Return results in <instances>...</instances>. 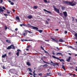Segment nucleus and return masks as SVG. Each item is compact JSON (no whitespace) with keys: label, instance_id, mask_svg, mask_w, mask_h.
Masks as SVG:
<instances>
[{"label":"nucleus","instance_id":"obj_14","mask_svg":"<svg viewBox=\"0 0 77 77\" xmlns=\"http://www.w3.org/2000/svg\"><path fill=\"white\" fill-rule=\"evenodd\" d=\"M59 42H65V41L62 39H60L59 40Z\"/></svg>","mask_w":77,"mask_h":77},{"label":"nucleus","instance_id":"obj_32","mask_svg":"<svg viewBox=\"0 0 77 77\" xmlns=\"http://www.w3.org/2000/svg\"><path fill=\"white\" fill-rule=\"evenodd\" d=\"M3 2V0H0V4L2 3V2Z\"/></svg>","mask_w":77,"mask_h":77},{"label":"nucleus","instance_id":"obj_50","mask_svg":"<svg viewBox=\"0 0 77 77\" xmlns=\"http://www.w3.org/2000/svg\"><path fill=\"white\" fill-rule=\"evenodd\" d=\"M17 30H18V28H16L15 29V31H17Z\"/></svg>","mask_w":77,"mask_h":77},{"label":"nucleus","instance_id":"obj_59","mask_svg":"<svg viewBox=\"0 0 77 77\" xmlns=\"http://www.w3.org/2000/svg\"><path fill=\"white\" fill-rule=\"evenodd\" d=\"M51 63H52V64H54V63H53V61H51Z\"/></svg>","mask_w":77,"mask_h":77},{"label":"nucleus","instance_id":"obj_16","mask_svg":"<svg viewBox=\"0 0 77 77\" xmlns=\"http://www.w3.org/2000/svg\"><path fill=\"white\" fill-rule=\"evenodd\" d=\"M6 56H7V54H5L4 55H2V58H5V57H6Z\"/></svg>","mask_w":77,"mask_h":77},{"label":"nucleus","instance_id":"obj_54","mask_svg":"<svg viewBox=\"0 0 77 77\" xmlns=\"http://www.w3.org/2000/svg\"><path fill=\"white\" fill-rule=\"evenodd\" d=\"M43 62H44V63H47V62H45V61H43Z\"/></svg>","mask_w":77,"mask_h":77},{"label":"nucleus","instance_id":"obj_63","mask_svg":"<svg viewBox=\"0 0 77 77\" xmlns=\"http://www.w3.org/2000/svg\"><path fill=\"white\" fill-rule=\"evenodd\" d=\"M69 48H72V47H71V46H69Z\"/></svg>","mask_w":77,"mask_h":77},{"label":"nucleus","instance_id":"obj_57","mask_svg":"<svg viewBox=\"0 0 77 77\" xmlns=\"http://www.w3.org/2000/svg\"><path fill=\"white\" fill-rule=\"evenodd\" d=\"M8 2H9V3H11V1L10 0H8Z\"/></svg>","mask_w":77,"mask_h":77},{"label":"nucleus","instance_id":"obj_21","mask_svg":"<svg viewBox=\"0 0 77 77\" xmlns=\"http://www.w3.org/2000/svg\"><path fill=\"white\" fill-rule=\"evenodd\" d=\"M6 42H8V44H11V41H9L8 40H6Z\"/></svg>","mask_w":77,"mask_h":77},{"label":"nucleus","instance_id":"obj_35","mask_svg":"<svg viewBox=\"0 0 77 77\" xmlns=\"http://www.w3.org/2000/svg\"><path fill=\"white\" fill-rule=\"evenodd\" d=\"M5 30H7V29H8V27H7V26H5Z\"/></svg>","mask_w":77,"mask_h":77},{"label":"nucleus","instance_id":"obj_4","mask_svg":"<svg viewBox=\"0 0 77 77\" xmlns=\"http://www.w3.org/2000/svg\"><path fill=\"white\" fill-rule=\"evenodd\" d=\"M53 8L54 9V10L56 12H57L58 14L60 13V12H59V9H57V8L55 7V6L54 5H53Z\"/></svg>","mask_w":77,"mask_h":77},{"label":"nucleus","instance_id":"obj_2","mask_svg":"<svg viewBox=\"0 0 77 77\" xmlns=\"http://www.w3.org/2000/svg\"><path fill=\"white\" fill-rule=\"evenodd\" d=\"M1 12H2V13H3V14H4V15L5 16H8V15L7 14H5L4 13H3V12H5V11L3 10V9H2V7H1L0 6V13L1 14H2V13H1Z\"/></svg>","mask_w":77,"mask_h":77},{"label":"nucleus","instance_id":"obj_13","mask_svg":"<svg viewBox=\"0 0 77 77\" xmlns=\"http://www.w3.org/2000/svg\"><path fill=\"white\" fill-rule=\"evenodd\" d=\"M43 10L44 11H45V12H48V13H49V14H51V13L50 12V11H48L45 10V9H44Z\"/></svg>","mask_w":77,"mask_h":77},{"label":"nucleus","instance_id":"obj_60","mask_svg":"<svg viewBox=\"0 0 77 77\" xmlns=\"http://www.w3.org/2000/svg\"><path fill=\"white\" fill-rule=\"evenodd\" d=\"M60 15L61 16L62 15V13H60Z\"/></svg>","mask_w":77,"mask_h":77},{"label":"nucleus","instance_id":"obj_48","mask_svg":"<svg viewBox=\"0 0 77 77\" xmlns=\"http://www.w3.org/2000/svg\"><path fill=\"white\" fill-rule=\"evenodd\" d=\"M29 74H30V75H33L32 73H31V72L29 73Z\"/></svg>","mask_w":77,"mask_h":77},{"label":"nucleus","instance_id":"obj_43","mask_svg":"<svg viewBox=\"0 0 77 77\" xmlns=\"http://www.w3.org/2000/svg\"><path fill=\"white\" fill-rule=\"evenodd\" d=\"M2 9H4V10H6V8H5V7H2Z\"/></svg>","mask_w":77,"mask_h":77},{"label":"nucleus","instance_id":"obj_33","mask_svg":"<svg viewBox=\"0 0 77 77\" xmlns=\"http://www.w3.org/2000/svg\"><path fill=\"white\" fill-rule=\"evenodd\" d=\"M44 2H45V3H48V2L47 1V0H44Z\"/></svg>","mask_w":77,"mask_h":77},{"label":"nucleus","instance_id":"obj_20","mask_svg":"<svg viewBox=\"0 0 77 77\" xmlns=\"http://www.w3.org/2000/svg\"><path fill=\"white\" fill-rule=\"evenodd\" d=\"M26 65H27L28 66H30V65H31V64L30 63V62H26Z\"/></svg>","mask_w":77,"mask_h":77},{"label":"nucleus","instance_id":"obj_55","mask_svg":"<svg viewBox=\"0 0 77 77\" xmlns=\"http://www.w3.org/2000/svg\"><path fill=\"white\" fill-rule=\"evenodd\" d=\"M45 41H47V42H49V41H50L49 40H45Z\"/></svg>","mask_w":77,"mask_h":77},{"label":"nucleus","instance_id":"obj_31","mask_svg":"<svg viewBox=\"0 0 77 77\" xmlns=\"http://www.w3.org/2000/svg\"><path fill=\"white\" fill-rule=\"evenodd\" d=\"M38 31H39V33H42V30H38Z\"/></svg>","mask_w":77,"mask_h":77},{"label":"nucleus","instance_id":"obj_25","mask_svg":"<svg viewBox=\"0 0 77 77\" xmlns=\"http://www.w3.org/2000/svg\"><path fill=\"white\" fill-rule=\"evenodd\" d=\"M22 35L23 36H26V35H27L25 33V32H23V33Z\"/></svg>","mask_w":77,"mask_h":77},{"label":"nucleus","instance_id":"obj_45","mask_svg":"<svg viewBox=\"0 0 77 77\" xmlns=\"http://www.w3.org/2000/svg\"><path fill=\"white\" fill-rule=\"evenodd\" d=\"M28 32H29V33H32V32H31V31H30L29 30H28Z\"/></svg>","mask_w":77,"mask_h":77},{"label":"nucleus","instance_id":"obj_9","mask_svg":"<svg viewBox=\"0 0 77 77\" xmlns=\"http://www.w3.org/2000/svg\"><path fill=\"white\" fill-rule=\"evenodd\" d=\"M63 14L64 17H67V13H66V11L63 12Z\"/></svg>","mask_w":77,"mask_h":77},{"label":"nucleus","instance_id":"obj_64","mask_svg":"<svg viewBox=\"0 0 77 77\" xmlns=\"http://www.w3.org/2000/svg\"><path fill=\"white\" fill-rule=\"evenodd\" d=\"M75 20L76 22H77V19H76Z\"/></svg>","mask_w":77,"mask_h":77},{"label":"nucleus","instance_id":"obj_47","mask_svg":"<svg viewBox=\"0 0 77 77\" xmlns=\"http://www.w3.org/2000/svg\"><path fill=\"white\" fill-rule=\"evenodd\" d=\"M56 48L58 50H60V49L59 48H58L57 47H56Z\"/></svg>","mask_w":77,"mask_h":77},{"label":"nucleus","instance_id":"obj_23","mask_svg":"<svg viewBox=\"0 0 77 77\" xmlns=\"http://www.w3.org/2000/svg\"><path fill=\"white\" fill-rule=\"evenodd\" d=\"M16 20H17L18 21H20V17H19L18 16H17L16 17Z\"/></svg>","mask_w":77,"mask_h":77},{"label":"nucleus","instance_id":"obj_62","mask_svg":"<svg viewBox=\"0 0 77 77\" xmlns=\"http://www.w3.org/2000/svg\"><path fill=\"white\" fill-rule=\"evenodd\" d=\"M29 50V49H26V51H28Z\"/></svg>","mask_w":77,"mask_h":77},{"label":"nucleus","instance_id":"obj_24","mask_svg":"<svg viewBox=\"0 0 77 77\" xmlns=\"http://www.w3.org/2000/svg\"><path fill=\"white\" fill-rule=\"evenodd\" d=\"M24 32H25V33L26 34V35H27V33H28L27 32H28V30H25L24 31Z\"/></svg>","mask_w":77,"mask_h":77},{"label":"nucleus","instance_id":"obj_18","mask_svg":"<svg viewBox=\"0 0 77 77\" xmlns=\"http://www.w3.org/2000/svg\"><path fill=\"white\" fill-rule=\"evenodd\" d=\"M41 48H42V50H43L44 51H45V53H47L48 52L46 51H45V50H44V49L43 48L42 46L41 47Z\"/></svg>","mask_w":77,"mask_h":77},{"label":"nucleus","instance_id":"obj_36","mask_svg":"<svg viewBox=\"0 0 77 77\" xmlns=\"http://www.w3.org/2000/svg\"><path fill=\"white\" fill-rule=\"evenodd\" d=\"M38 75H40V76H42V73H40L39 74H38Z\"/></svg>","mask_w":77,"mask_h":77},{"label":"nucleus","instance_id":"obj_6","mask_svg":"<svg viewBox=\"0 0 77 77\" xmlns=\"http://www.w3.org/2000/svg\"><path fill=\"white\" fill-rule=\"evenodd\" d=\"M17 52L16 53V55H17V56H19V53L21 52V50L20 49H17Z\"/></svg>","mask_w":77,"mask_h":77},{"label":"nucleus","instance_id":"obj_7","mask_svg":"<svg viewBox=\"0 0 77 77\" xmlns=\"http://www.w3.org/2000/svg\"><path fill=\"white\" fill-rule=\"evenodd\" d=\"M71 58V57H69L67 59H66V61H67V62H70Z\"/></svg>","mask_w":77,"mask_h":77},{"label":"nucleus","instance_id":"obj_15","mask_svg":"<svg viewBox=\"0 0 77 77\" xmlns=\"http://www.w3.org/2000/svg\"><path fill=\"white\" fill-rule=\"evenodd\" d=\"M75 36H76V38L75 37L74 39H76L77 40V33H75L74 35Z\"/></svg>","mask_w":77,"mask_h":77},{"label":"nucleus","instance_id":"obj_5","mask_svg":"<svg viewBox=\"0 0 77 77\" xmlns=\"http://www.w3.org/2000/svg\"><path fill=\"white\" fill-rule=\"evenodd\" d=\"M51 39L53 40V42H56V43H58V42H59V41L57 39H56L55 38H51Z\"/></svg>","mask_w":77,"mask_h":77},{"label":"nucleus","instance_id":"obj_41","mask_svg":"<svg viewBox=\"0 0 77 77\" xmlns=\"http://www.w3.org/2000/svg\"><path fill=\"white\" fill-rule=\"evenodd\" d=\"M46 22L47 24H49V23H48V22L47 20H46Z\"/></svg>","mask_w":77,"mask_h":77},{"label":"nucleus","instance_id":"obj_56","mask_svg":"<svg viewBox=\"0 0 77 77\" xmlns=\"http://www.w3.org/2000/svg\"><path fill=\"white\" fill-rule=\"evenodd\" d=\"M47 20H48V21H50V19H47Z\"/></svg>","mask_w":77,"mask_h":77},{"label":"nucleus","instance_id":"obj_53","mask_svg":"<svg viewBox=\"0 0 77 77\" xmlns=\"http://www.w3.org/2000/svg\"><path fill=\"white\" fill-rule=\"evenodd\" d=\"M36 75V74L34 73V74L33 75L34 77H35V75Z\"/></svg>","mask_w":77,"mask_h":77},{"label":"nucleus","instance_id":"obj_49","mask_svg":"<svg viewBox=\"0 0 77 77\" xmlns=\"http://www.w3.org/2000/svg\"><path fill=\"white\" fill-rule=\"evenodd\" d=\"M75 69H75V70L76 71H77V67H76L75 68Z\"/></svg>","mask_w":77,"mask_h":77},{"label":"nucleus","instance_id":"obj_42","mask_svg":"<svg viewBox=\"0 0 77 77\" xmlns=\"http://www.w3.org/2000/svg\"><path fill=\"white\" fill-rule=\"evenodd\" d=\"M11 5H14V2H11Z\"/></svg>","mask_w":77,"mask_h":77},{"label":"nucleus","instance_id":"obj_34","mask_svg":"<svg viewBox=\"0 0 77 77\" xmlns=\"http://www.w3.org/2000/svg\"><path fill=\"white\" fill-rule=\"evenodd\" d=\"M27 26H28V27H32V26H31V25H30L29 24H28Z\"/></svg>","mask_w":77,"mask_h":77},{"label":"nucleus","instance_id":"obj_51","mask_svg":"<svg viewBox=\"0 0 77 77\" xmlns=\"http://www.w3.org/2000/svg\"><path fill=\"white\" fill-rule=\"evenodd\" d=\"M64 33H68V32H67V31H65Z\"/></svg>","mask_w":77,"mask_h":77},{"label":"nucleus","instance_id":"obj_29","mask_svg":"<svg viewBox=\"0 0 77 77\" xmlns=\"http://www.w3.org/2000/svg\"><path fill=\"white\" fill-rule=\"evenodd\" d=\"M65 7H63V6H62V7H61V9L62 10H65Z\"/></svg>","mask_w":77,"mask_h":77},{"label":"nucleus","instance_id":"obj_3","mask_svg":"<svg viewBox=\"0 0 77 77\" xmlns=\"http://www.w3.org/2000/svg\"><path fill=\"white\" fill-rule=\"evenodd\" d=\"M52 57L54 58V59H58V60H59L60 62L63 61V62H64V60L63 59H60L59 58L56 57L54 55L52 56Z\"/></svg>","mask_w":77,"mask_h":77},{"label":"nucleus","instance_id":"obj_39","mask_svg":"<svg viewBox=\"0 0 77 77\" xmlns=\"http://www.w3.org/2000/svg\"><path fill=\"white\" fill-rule=\"evenodd\" d=\"M31 47V45H29L27 47V48H29V47Z\"/></svg>","mask_w":77,"mask_h":77},{"label":"nucleus","instance_id":"obj_27","mask_svg":"<svg viewBox=\"0 0 77 77\" xmlns=\"http://www.w3.org/2000/svg\"><path fill=\"white\" fill-rule=\"evenodd\" d=\"M43 67L44 68H45V67H47V64H45L43 65Z\"/></svg>","mask_w":77,"mask_h":77},{"label":"nucleus","instance_id":"obj_46","mask_svg":"<svg viewBox=\"0 0 77 77\" xmlns=\"http://www.w3.org/2000/svg\"><path fill=\"white\" fill-rule=\"evenodd\" d=\"M58 75H61V74H60V73H57Z\"/></svg>","mask_w":77,"mask_h":77},{"label":"nucleus","instance_id":"obj_28","mask_svg":"<svg viewBox=\"0 0 77 77\" xmlns=\"http://www.w3.org/2000/svg\"><path fill=\"white\" fill-rule=\"evenodd\" d=\"M28 69H29V72H32V69H31L30 68H28Z\"/></svg>","mask_w":77,"mask_h":77},{"label":"nucleus","instance_id":"obj_52","mask_svg":"<svg viewBox=\"0 0 77 77\" xmlns=\"http://www.w3.org/2000/svg\"><path fill=\"white\" fill-rule=\"evenodd\" d=\"M69 74H70V75H72L71 73H69Z\"/></svg>","mask_w":77,"mask_h":77},{"label":"nucleus","instance_id":"obj_44","mask_svg":"<svg viewBox=\"0 0 77 77\" xmlns=\"http://www.w3.org/2000/svg\"><path fill=\"white\" fill-rule=\"evenodd\" d=\"M72 21H74V17H72Z\"/></svg>","mask_w":77,"mask_h":77},{"label":"nucleus","instance_id":"obj_22","mask_svg":"<svg viewBox=\"0 0 77 77\" xmlns=\"http://www.w3.org/2000/svg\"><path fill=\"white\" fill-rule=\"evenodd\" d=\"M11 48H12V49H14V50H15V47L14 45H11Z\"/></svg>","mask_w":77,"mask_h":77},{"label":"nucleus","instance_id":"obj_38","mask_svg":"<svg viewBox=\"0 0 77 77\" xmlns=\"http://www.w3.org/2000/svg\"><path fill=\"white\" fill-rule=\"evenodd\" d=\"M51 74V72H49V73H47L46 74V75H47V76H48L49 75V74Z\"/></svg>","mask_w":77,"mask_h":77},{"label":"nucleus","instance_id":"obj_19","mask_svg":"<svg viewBox=\"0 0 77 77\" xmlns=\"http://www.w3.org/2000/svg\"><path fill=\"white\" fill-rule=\"evenodd\" d=\"M65 67H64V66L63 65H63H62V68L64 69V70H65V71L66 69H65Z\"/></svg>","mask_w":77,"mask_h":77},{"label":"nucleus","instance_id":"obj_58","mask_svg":"<svg viewBox=\"0 0 77 77\" xmlns=\"http://www.w3.org/2000/svg\"><path fill=\"white\" fill-rule=\"evenodd\" d=\"M52 54H53V55H54L55 54L54 53V52H53L52 53Z\"/></svg>","mask_w":77,"mask_h":77},{"label":"nucleus","instance_id":"obj_17","mask_svg":"<svg viewBox=\"0 0 77 77\" xmlns=\"http://www.w3.org/2000/svg\"><path fill=\"white\" fill-rule=\"evenodd\" d=\"M12 48V47H11V45H10L9 46H8V48H7V50H10L11 48Z\"/></svg>","mask_w":77,"mask_h":77},{"label":"nucleus","instance_id":"obj_11","mask_svg":"<svg viewBox=\"0 0 77 77\" xmlns=\"http://www.w3.org/2000/svg\"><path fill=\"white\" fill-rule=\"evenodd\" d=\"M58 56H63V54L61 53H57L56 54Z\"/></svg>","mask_w":77,"mask_h":77},{"label":"nucleus","instance_id":"obj_37","mask_svg":"<svg viewBox=\"0 0 77 77\" xmlns=\"http://www.w3.org/2000/svg\"><path fill=\"white\" fill-rule=\"evenodd\" d=\"M54 65H57V66H59V65L58 64V63H54Z\"/></svg>","mask_w":77,"mask_h":77},{"label":"nucleus","instance_id":"obj_8","mask_svg":"<svg viewBox=\"0 0 77 77\" xmlns=\"http://www.w3.org/2000/svg\"><path fill=\"white\" fill-rule=\"evenodd\" d=\"M31 27L33 28V29H35L36 31H38V28L33 26H31Z\"/></svg>","mask_w":77,"mask_h":77},{"label":"nucleus","instance_id":"obj_26","mask_svg":"<svg viewBox=\"0 0 77 77\" xmlns=\"http://www.w3.org/2000/svg\"><path fill=\"white\" fill-rule=\"evenodd\" d=\"M23 26H26L25 25V24H24V23H23L22 24H21L20 25V26L21 27H22Z\"/></svg>","mask_w":77,"mask_h":77},{"label":"nucleus","instance_id":"obj_30","mask_svg":"<svg viewBox=\"0 0 77 77\" xmlns=\"http://www.w3.org/2000/svg\"><path fill=\"white\" fill-rule=\"evenodd\" d=\"M33 8L35 9H37V8H38V7H37L36 6H34L33 7Z\"/></svg>","mask_w":77,"mask_h":77},{"label":"nucleus","instance_id":"obj_12","mask_svg":"<svg viewBox=\"0 0 77 77\" xmlns=\"http://www.w3.org/2000/svg\"><path fill=\"white\" fill-rule=\"evenodd\" d=\"M21 41H22V42H24V41H32V40H23V39H21Z\"/></svg>","mask_w":77,"mask_h":77},{"label":"nucleus","instance_id":"obj_61","mask_svg":"<svg viewBox=\"0 0 77 77\" xmlns=\"http://www.w3.org/2000/svg\"><path fill=\"white\" fill-rule=\"evenodd\" d=\"M35 71L34 70L33 72V74H35Z\"/></svg>","mask_w":77,"mask_h":77},{"label":"nucleus","instance_id":"obj_40","mask_svg":"<svg viewBox=\"0 0 77 77\" xmlns=\"http://www.w3.org/2000/svg\"><path fill=\"white\" fill-rule=\"evenodd\" d=\"M7 13L8 14H10V12H9L8 10L7 11Z\"/></svg>","mask_w":77,"mask_h":77},{"label":"nucleus","instance_id":"obj_1","mask_svg":"<svg viewBox=\"0 0 77 77\" xmlns=\"http://www.w3.org/2000/svg\"><path fill=\"white\" fill-rule=\"evenodd\" d=\"M74 2V1H73L72 2L68 1H65L63 0V3H65V4H67V5H68L72 6H73L75 5V3H73V2Z\"/></svg>","mask_w":77,"mask_h":77},{"label":"nucleus","instance_id":"obj_10","mask_svg":"<svg viewBox=\"0 0 77 77\" xmlns=\"http://www.w3.org/2000/svg\"><path fill=\"white\" fill-rule=\"evenodd\" d=\"M27 18L29 19H31L33 18V16L32 15H29L27 16Z\"/></svg>","mask_w":77,"mask_h":77}]
</instances>
